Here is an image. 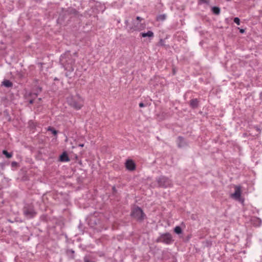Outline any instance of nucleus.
Returning <instances> with one entry per match:
<instances>
[{
    "label": "nucleus",
    "mask_w": 262,
    "mask_h": 262,
    "mask_svg": "<svg viewBox=\"0 0 262 262\" xmlns=\"http://www.w3.org/2000/svg\"><path fill=\"white\" fill-rule=\"evenodd\" d=\"M131 215L138 221L143 220L145 217L143 210L139 207H135L132 209Z\"/></svg>",
    "instance_id": "4"
},
{
    "label": "nucleus",
    "mask_w": 262,
    "mask_h": 262,
    "mask_svg": "<svg viewBox=\"0 0 262 262\" xmlns=\"http://www.w3.org/2000/svg\"><path fill=\"white\" fill-rule=\"evenodd\" d=\"M60 160L62 162H68L70 159L66 152H63L60 156Z\"/></svg>",
    "instance_id": "10"
},
{
    "label": "nucleus",
    "mask_w": 262,
    "mask_h": 262,
    "mask_svg": "<svg viewBox=\"0 0 262 262\" xmlns=\"http://www.w3.org/2000/svg\"><path fill=\"white\" fill-rule=\"evenodd\" d=\"M17 164V162H12V163H11V165H12V166L13 167H14V166H16Z\"/></svg>",
    "instance_id": "23"
},
{
    "label": "nucleus",
    "mask_w": 262,
    "mask_h": 262,
    "mask_svg": "<svg viewBox=\"0 0 262 262\" xmlns=\"http://www.w3.org/2000/svg\"><path fill=\"white\" fill-rule=\"evenodd\" d=\"M212 11L215 14H219L220 12V9L219 8L216 7H213L212 8Z\"/></svg>",
    "instance_id": "15"
},
{
    "label": "nucleus",
    "mask_w": 262,
    "mask_h": 262,
    "mask_svg": "<svg viewBox=\"0 0 262 262\" xmlns=\"http://www.w3.org/2000/svg\"><path fill=\"white\" fill-rule=\"evenodd\" d=\"M158 242L166 244H170L173 242L171 235L169 233L162 234L158 239Z\"/></svg>",
    "instance_id": "5"
},
{
    "label": "nucleus",
    "mask_w": 262,
    "mask_h": 262,
    "mask_svg": "<svg viewBox=\"0 0 262 262\" xmlns=\"http://www.w3.org/2000/svg\"><path fill=\"white\" fill-rule=\"evenodd\" d=\"M166 16L165 14L160 15L157 17L158 20H164L166 19Z\"/></svg>",
    "instance_id": "17"
},
{
    "label": "nucleus",
    "mask_w": 262,
    "mask_h": 262,
    "mask_svg": "<svg viewBox=\"0 0 262 262\" xmlns=\"http://www.w3.org/2000/svg\"><path fill=\"white\" fill-rule=\"evenodd\" d=\"M84 261V262H95L94 260L89 259L88 257H85Z\"/></svg>",
    "instance_id": "20"
},
{
    "label": "nucleus",
    "mask_w": 262,
    "mask_h": 262,
    "mask_svg": "<svg viewBox=\"0 0 262 262\" xmlns=\"http://www.w3.org/2000/svg\"><path fill=\"white\" fill-rule=\"evenodd\" d=\"M33 102H34V100L33 99H31L29 100V103L30 104H32L33 103Z\"/></svg>",
    "instance_id": "26"
},
{
    "label": "nucleus",
    "mask_w": 262,
    "mask_h": 262,
    "mask_svg": "<svg viewBox=\"0 0 262 262\" xmlns=\"http://www.w3.org/2000/svg\"><path fill=\"white\" fill-rule=\"evenodd\" d=\"M190 105L192 108L196 107L198 105V100L196 99L191 100L190 101Z\"/></svg>",
    "instance_id": "13"
},
{
    "label": "nucleus",
    "mask_w": 262,
    "mask_h": 262,
    "mask_svg": "<svg viewBox=\"0 0 262 262\" xmlns=\"http://www.w3.org/2000/svg\"><path fill=\"white\" fill-rule=\"evenodd\" d=\"M239 31L241 33H243L245 32V30L241 29L239 30Z\"/></svg>",
    "instance_id": "25"
},
{
    "label": "nucleus",
    "mask_w": 262,
    "mask_h": 262,
    "mask_svg": "<svg viewBox=\"0 0 262 262\" xmlns=\"http://www.w3.org/2000/svg\"><path fill=\"white\" fill-rule=\"evenodd\" d=\"M125 167L129 170H134L136 168L135 162L132 160H127L125 162Z\"/></svg>",
    "instance_id": "8"
},
{
    "label": "nucleus",
    "mask_w": 262,
    "mask_h": 262,
    "mask_svg": "<svg viewBox=\"0 0 262 262\" xmlns=\"http://www.w3.org/2000/svg\"><path fill=\"white\" fill-rule=\"evenodd\" d=\"M177 143L178 146L180 147H183L185 145L184 139L181 137H179L178 138Z\"/></svg>",
    "instance_id": "11"
},
{
    "label": "nucleus",
    "mask_w": 262,
    "mask_h": 262,
    "mask_svg": "<svg viewBox=\"0 0 262 262\" xmlns=\"http://www.w3.org/2000/svg\"><path fill=\"white\" fill-rule=\"evenodd\" d=\"M136 18L138 20H139V21H141L142 19V18L139 16H137Z\"/></svg>",
    "instance_id": "24"
},
{
    "label": "nucleus",
    "mask_w": 262,
    "mask_h": 262,
    "mask_svg": "<svg viewBox=\"0 0 262 262\" xmlns=\"http://www.w3.org/2000/svg\"><path fill=\"white\" fill-rule=\"evenodd\" d=\"M60 61L66 70L70 72L74 71L75 59L72 58L70 52H67L63 55H61L60 58Z\"/></svg>",
    "instance_id": "1"
},
{
    "label": "nucleus",
    "mask_w": 262,
    "mask_h": 262,
    "mask_svg": "<svg viewBox=\"0 0 262 262\" xmlns=\"http://www.w3.org/2000/svg\"><path fill=\"white\" fill-rule=\"evenodd\" d=\"M48 130L51 131L54 135H56L57 134V131L51 127H49Z\"/></svg>",
    "instance_id": "18"
},
{
    "label": "nucleus",
    "mask_w": 262,
    "mask_h": 262,
    "mask_svg": "<svg viewBox=\"0 0 262 262\" xmlns=\"http://www.w3.org/2000/svg\"><path fill=\"white\" fill-rule=\"evenodd\" d=\"M159 187L166 188L171 187L172 183L171 180L165 176H160L156 179Z\"/></svg>",
    "instance_id": "3"
},
{
    "label": "nucleus",
    "mask_w": 262,
    "mask_h": 262,
    "mask_svg": "<svg viewBox=\"0 0 262 262\" xmlns=\"http://www.w3.org/2000/svg\"><path fill=\"white\" fill-rule=\"evenodd\" d=\"M140 36L142 37H148L149 38H152L154 36V33L151 31H148L147 32H142L140 33Z\"/></svg>",
    "instance_id": "9"
},
{
    "label": "nucleus",
    "mask_w": 262,
    "mask_h": 262,
    "mask_svg": "<svg viewBox=\"0 0 262 262\" xmlns=\"http://www.w3.org/2000/svg\"><path fill=\"white\" fill-rule=\"evenodd\" d=\"M174 231L177 234H181L182 233V229L180 226H176L174 229Z\"/></svg>",
    "instance_id": "14"
},
{
    "label": "nucleus",
    "mask_w": 262,
    "mask_h": 262,
    "mask_svg": "<svg viewBox=\"0 0 262 262\" xmlns=\"http://www.w3.org/2000/svg\"><path fill=\"white\" fill-rule=\"evenodd\" d=\"M24 213L28 218L33 217L36 215V212L32 208H25Z\"/></svg>",
    "instance_id": "7"
},
{
    "label": "nucleus",
    "mask_w": 262,
    "mask_h": 262,
    "mask_svg": "<svg viewBox=\"0 0 262 262\" xmlns=\"http://www.w3.org/2000/svg\"><path fill=\"white\" fill-rule=\"evenodd\" d=\"M3 154L5 155L6 157L8 158H10L12 156V154L11 153H9L5 150H4L3 151Z\"/></svg>",
    "instance_id": "16"
},
{
    "label": "nucleus",
    "mask_w": 262,
    "mask_h": 262,
    "mask_svg": "<svg viewBox=\"0 0 262 262\" xmlns=\"http://www.w3.org/2000/svg\"><path fill=\"white\" fill-rule=\"evenodd\" d=\"M2 85L6 88H10L12 86L13 83L9 80H4L2 82Z\"/></svg>",
    "instance_id": "12"
},
{
    "label": "nucleus",
    "mask_w": 262,
    "mask_h": 262,
    "mask_svg": "<svg viewBox=\"0 0 262 262\" xmlns=\"http://www.w3.org/2000/svg\"><path fill=\"white\" fill-rule=\"evenodd\" d=\"M145 106V104L142 102H141L139 103V106L140 107H144Z\"/></svg>",
    "instance_id": "22"
},
{
    "label": "nucleus",
    "mask_w": 262,
    "mask_h": 262,
    "mask_svg": "<svg viewBox=\"0 0 262 262\" xmlns=\"http://www.w3.org/2000/svg\"><path fill=\"white\" fill-rule=\"evenodd\" d=\"M79 146H80V147H83L84 146V144H79Z\"/></svg>",
    "instance_id": "27"
},
{
    "label": "nucleus",
    "mask_w": 262,
    "mask_h": 262,
    "mask_svg": "<svg viewBox=\"0 0 262 262\" xmlns=\"http://www.w3.org/2000/svg\"><path fill=\"white\" fill-rule=\"evenodd\" d=\"M254 220H256V221L258 222V224H257L258 226L260 225L261 221L259 219L255 218V219H254Z\"/></svg>",
    "instance_id": "21"
},
{
    "label": "nucleus",
    "mask_w": 262,
    "mask_h": 262,
    "mask_svg": "<svg viewBox=\"0 0 262 262\" xmlns=\"http://www.w3.org/2000/svg\"><path fill=\"white\" fill-rule=\"evenodd\" d=\"M234 22L237 25H240V19L238 17H235L234 18Z\"/></svg>",
    "instance_id": "19"
},
{
    "label": "nucleus",
    "mask_w": 262,
    "mask_h": 262,
    "mask_svg": "<svg viewBox=\"0 0 262 262\" xmlns=\"http://www.w3.org/2000/svg\"><path fill=\"white\" fill-rule=\"evenodd\" d=\"M241 188L240 186H236L235 187V191L231 194V197L235 200H239L241 196Z\"/></svg>",
    "instance_id": "6"
},
{
    "label": "nucleus",
    "mask_w": 262,
    "mask_h": 262,
    "mask_svg": "<svg viewBox=\"0 0 262 262\" xmlns=\"http://www.w3.org/2000/svg\"><path fill=\"white\" fill-rule=\"evenodd\" d=\"M68 104L76 110L81 109L84 103V99L79 95L71 96L67 98Z\"/></svg>",
    "instance_id": "2"
}]
</instances>
